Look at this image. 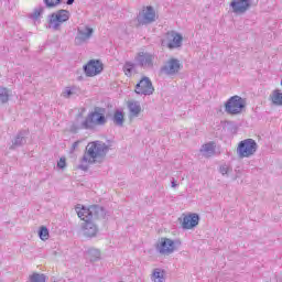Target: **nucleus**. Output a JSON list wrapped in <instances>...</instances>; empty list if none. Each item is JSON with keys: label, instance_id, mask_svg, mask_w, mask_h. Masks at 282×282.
<instances>
[{"label": "nucleus", "instance_id": "cd10ccee", "mask_svg": "<svg viewBox=\"0 0 282 282\" xmlns=\"http://www.w3.org/2000/svg\"><path fill=\"white\" fill-rule=\"evenodd\" d=\"M272 102L278 107L282 106V93L281 90H274L272 95Z\"/></svg>", "mask_w": 282, "mask_h": 282}, {"label": "nucleus", "instance_id": "f03ea898", "mask_svg": "<svg viewBox=\"0 0 282 282\" xmlns=\"http://www.w3.org/2000/svg\"><path fill=\"white\" fill-rule=\"evenodd\" d=\"M105 108L95 107V110L89 112L84 121L76 120V123H73L70 127L72 133H78L80 129L94 130L96 127H102L107 124V118L104 115Z\"/></svg>", "mask_w": 282, "mask_h": 282}, {"label": "nucleus", "instance_id": "e433bc0d", "mask_svg": "<svg viewBox=\"0 0 282 282\" xmlns=\"http://www.w3.org/2000/svg\"><path fill=\"white\" fill-rule=\"evenodd\" d=\"M227 124H232V122L228 121Z\"/></svg>", "mask_w": 282, "mask_h": 282}, {"label": "nucleus", "instance_id": "2eb2a0df", "mask_svg": "<svg viewBox=\"0 0 282 282\" xmlns=\"http://www.w3.org/2000/svg\"><path fill=\"white\" fill-rule=\"evenodd\" d=\"M94 36V29L88 25L77 29V35L75 36V45H83Z\"/></svg>", "mask_w": 282, "mask_h": 282}, {"label": "nucleus", "instance_id": "0eeeda50", "mask_svg": "<svg viewBox=\"0 0 282 282\" xmlns=\"http://www.w3.org/2000/svg\"><path fill=\"white\" fill-rule=\"evenodd\" d=\"M259 144L254 139H245L239 142L237 153L239 158H250L257 153Z\"/></svg>", "mask_w": 282, "mask_h": 282}, {"label": "nucleus", "instance_id": "9b49d317", "mask_svg": "<svg viewBox=\"0 0 282 282\" xmlns=\"http://www.w3.org/2000/svg\"><path fill=\"white\" fill-rule=\"evenodd\" d=\"M82 221H85L82 225V232L84 237H87L88 239H91L98 235V225L94 223V220H90V218H87L86 216L79 217Z\"/></svg>", "mask_w": 282, "mask_h": 282}, {"label": "nucleus", "instance_id": "ddd939ff", "mask_svg": "<svg viewBox=\"0 0 282 282\" xmlns=\"http://www.w3.org/2000/svg\"><path fill=\"white\" fill-rule=\"evenodd\" d=\"M229 8L234 14H246L252 8V0H231Z\"/></svg>", "mask_w": 282, "mask_h": 282}, {"label": "nucleus", "instance_id": "5701e85b", "mask_svg": "<svg viewBox=\"0 0 282 282\" xmlns=\"http://www.w3.org/2000/svg\"><path fill=\"white\" fill-rule=\"evenodd\" d=\"M138 64L133 63V62H126L123 65V72L126 74V76H128L129 78H131V76H133V73L135 72V66Z\"/></svg>", "mask_w": 282, "mask_h": 282}, {"label": "nucleus", "instance_id": "dca6fc26", "mask_svg": "<svg viewBox=\"0 0 282 282\" xmlns=\"http://www.w3.org/2000/svg\"><path fill=\"white\" fill-rule=\"evenodd\" d=\"M166 46L169 47V50H175L177 47H182V34L175 32V31H171L166 34Z\"/></svg>", "mask_w": 282, "mask_h": 282}, {"label": "nucleus", "instance_id": "f704fd0d", "mask_svg": "<svg viewBox=\"0 0 282 282\" xmlns=\"http://www.w3.org/2000/svg\"><path fill=\"white\" fill-rule=\"evenodd\" d=\"M75 1H76V0H67V1H66V4H67V6H73Z\"/></svg>", "mask_w": 282, "mask_h": 282}, {"label": "nucleus", "instance_id": "473e14b6", "mask_svg": "<svg viewBox=\"0 0 282 282\" xmlns=\"http://www.w3.org/2000/svg\"><path fill=\"white\" fill-rule=\"evenodd\" d=\"M78 144H80V141H75V142L72 144L70 153H74V152L76 151V149H78Z\"/></svg>", "mask_w": 282, "mask_h": 282}, {"label": "nucleus", "instance_id": "a211bd4d", "mask_svg": "<svg viewBox=\"0 0 282 282\" xmlns=\"http://www.w3.org/2000/svg\"><path fill=\"white\" fill-rule=\"evenodd\" d=\"M25 138H28V130H21L12 140V145L10 149H18V147H23V144L28 142Z\"/></svg>", "mask_w": 282, "mask_h": 282}, {"label": "nucleus", "instance_id": "9d476101", "mask_svg": "<svg viewBox=\"0 0 282 282\" xmlns=\"http://www.w3.org/2000/svg\"><path fill=\"white\" fill-rule=\"evenodd\" d=\"M135 64L138 67H142V69H153V63L155 61V55L149 52H140L134 57Z\"/></svg>", "mask_w": 282, "mask_h": 282}, {"label": "nucleus", "instance_id": "bb28decb", "mask_svg": "<svg viewBox=\"0 0 282 282\" xmlns=\"http://www.w3.org/2000/svg\"><path fill=\"white\" fill-rule=\"evenodd\" d=\"M30 282H45L47 276L43 273H33L29 276Z\"/></svg>", "mask_w": 282, "mask_h": 282}, {"label": "nucleus", "instance_id": "f3484780", "mask_svg": "<svg viewBox=\"0 0 282 282\" xmlns=\"http://www.w3.org/2000/svg\"><path fill=\"white\" fill-rule=\"evenodd\" d=\"M197 226H199L198 214H189L183 218L182 228H184V230H192V228H195Z\"/></svg>", "mask_w": 282, "mask_h": 282}, {"label": "nucleus", "instance_id": "72a5a7b5", "mask_svg": "<svg viewBox=\"0 0 282 282\" xmlns=\"http://www.w3.org/2000/svg\"><path fill=\"white\" fill-rule=\"evenodd\" d=\"M220 173H221V175H227L228 174V166H226V165L220 166Z\"/></svg>", "mask_w": 282, "mask_h": 282}, {"label": "nucleus", "instance_id": "c9c22d12", "mask_svg": "<svg viewBox=\"0 0 282 282\" xmlns=\"http://www.w3.org/2000/svg\"><path fill=\"white\" fill-rule=\"evenodd\" d=\"M171 184H172V188H176V187H177V183L175 182V180H173V181L171 182Z\"/></svg>", "mask_w": 282, "mask_h": 282}, {"label": "nucleus", "instance_id": "7c9ffc66", "mask_svg": "<svg viewBox=\"0 0 282 282\" xmlns=\"http://www.w3.org/2000/svg\"><path fill=\"white\" fill-rule=\"evenodd\" d=\"M76 88H66L63 93L64 98H72V96H76Z\"/></svg>", "mask_w": 282, "mask_h": 282}, {"label": "nucleus", "instance_id": "412c9836", "mask_svg": "<svg viewBox=\"0 0 282 282\" xmlns=\"http://www.w3.org/2000/svg\"><path fill=\"white\" fill-rule=\"evenodd\" d=\"M200 153H203L205 158H210V155H215V143L209 142L203 144L200 148Z\"/></svg>", "mask_w": 282, "mask_h": 282}, {"label": "nucleus", "instance_id": "f8f14e48", "mask_svg": "<svg viewBox=\"0 0 282 282\" xmlns=\"http://www.w3.org/2000/svg\"><path fill=\"white\" fill-rule=\"evenodd\" d=\"M135 94L139 96H152L155 88L153 87V83L149 77H143L134 89Z\"/></svg>", "mask_w": 282, "mask_h": 282}, {"label": "nucleus", "instance_id": "c756f323", "mask_svg": "<svg viewBox=\"0 0 282 282\" xmlns=\"http://www.w3.org/2000/svg\"><path fill=\"white\" fill-rule=\"evenodd\" d=\"M46 8H56V6H61V0H44Z\"/></svg>", "mask_w": 282, "mask_h": 282}, {"label": "nucleus", "instance_id": "7ed1b4c3", "mask_svg": "<svg viewBox=\"0 0 282 282\" xmlns=\"http://www.w3.org/2000/svg\"><path fill=\"white\" fill-rule=\"evenodd\" d=\"M75 210L78 217H86L91 221L96 219H105V217H107V210L100 205H90L89 207H85V205L77 204L75 206Z\"/></svg>", "mask_w": 282, "mask_h": 282}, {"label": "nucleus", "instance_id": "4468645a", "mask_svg": "<svg viewBox=\"0 0 282 282\" xmlns=\"http://www.w3.org/2000/svg\"><path fill=\"white\" fill-rule=\"evenodd\" d=\"M104 69L102 62L100 59H90L86 65H84V72L86 76L94 77L98 76V74H101Z\"/></svg>", "mask_w": 282, "mask_h": 282}, {"label": "nucleus", "instance_id": "6ab92c4d", "mask_svg": "<svg viewBox=\"0 0 282 282\" xmlns=\"http://www.w3.org/2000/svg\"><path fill=\"white\" fill-rule=\"evenodd\" d=\"M128 109L130 111V118H138V116L142 113V106H140V101H130L128 104Z\"/></svg>", "mask_w": 282, "mask_h": 282}, {"label": "nucleus", "instance_id": "2f4dec72", "mask_svg": "<svg viewBox=\"0 0 282 282\" xmlns=\"http://www.w3.org/2000/svg\"><path fill=\"white\" fill-rule=\"evenodd\" d=\"M67 166V162L65 161V158H61L57 162V169H65Z\"/></svg>", "mask_w": 282, "mask_h": 282}, {"label": "nucleus", "instance_id": "f257e3e1", "mask_svg": "<svg viewBox=\"0 0 282 282\" xmlns=\"http://www.w3.org/2000/svg\"><path fill=\"white\" fill-rule=\"evenodd\" d=\"M109 153V145L102 141H93L86 145L84 155L78 165L79 171H89V164H96V162H102Z\"/></svg>", "mask_w": 282, "mask_h": 282}, {"label": "nucleus", "instance_id": "6e6552de", "mask_svg": "<svg viewBox=\"0 0 282 282\" xmlns=\"http://www.w3.org/2000/svg\"><path fill=\"white\" fill-rule=\"evenodd\" d=\"M182 242L180 240H173L171 238H161L160 243L156 246L158 252L160 254H173L174 251L177 250V246H181Z\"/></svg>", "mask_w": 282, "mask_h": 282}, {"label": "nucleus", "instance_id": "39448f33", "mask_svg": "<svg viewBox=\"0 0 282 282\" xmlns=\"http://www.w3.org/2000/svg\"><path fill=\"white\" fill-rule=\"evenodd\" d=\"M72 17L69 11L65 9H59L52 14L48 15V28L50 30H54V32H58L63 23H67V20Z\"/></svg>", "mask_w": 282, "mask_h": 282}, {"label": "nucleus", "instance_id": "393cba45", "mask_svg": "<svg viewBox=\"0 0 282 282\" xmlns=\"http://www.w3.org/2000/svg\"><path fill=\"white\" fill-rule=\"evenodd\" d=\"M10 100V90L6 87H0V102L6 105Z\"/></svg>", "mask_w": 282, "mask_h": 282}, {"label": "nucleus", "instance_id": "c85d7f7f", "mask_svg": "<svg viewBox=\"0 0 282 282\" xmlns=\"http://www.w3.org/2000/svg\"><path fill=\"white\" fill-rule=\"evenodd\" d=\"M39 237L42 241H47L50 239V229H47L45 226H42L39 230Z\"/></svg>", "mask_w": 282, "mask_h": 282}, {"label": "nucleus", "instance_id": "423d86ee", "mask_svg": "<svg viewBox=\"0 0 282 282\" xmlns=\"http://www.w3.org/2000/svg\"><path fill=\"white\" fill-rule=\"evenodd\" d=\"M246 109V99L239 96L230 97L225 104V111L229 113V116H237L241 113Z\"/></svg>", "mask_w": 282, "mask_h": 282}, {"label": "nucleus", "instance_id": "20e7f679", "mask_svg": "<svg viewBox=\"0 0 282 282\" xmlns=\"http://www.w3.org/2000/svg\"><path fill=\"white\" fill-rule=\"evenodd\" d=\"M158 21V14L152 6L143 7L134 19L135 28H144V25H151Z\"/></svg>", "mask_w": 282, "mask_h": 282}, {"label": "nucleus", "instance_id": "aec40b11", "mask_svg": "<svg viewBox=\"0 0 282 282\" xmlns=\"http://www.w3.org/2000/svg\"><path fill=\"white\" fill-rule=\"evenodd\" d=\"M112 122L116 127H124V111L120 109L115 110Z\"/></svg>", "mask_w": 282, "mask_h": 282}, {"label": "nucleus", "instance_id": "1a4fd4ad", "mask_svg": "<svg viewBox=\"0 0 282 282\" xmlns=\"http://www.w3.org/2000/svg\"><path fill=\"white\" fill-rule=\"evenodd\" d=\"M181 70L182 63L180 59L172 57L160 68V74H164L165 76H177V73Z\"/></svg>", "mask_w": 282, "mask_h": 282}, {"label": "nucleus", "instance_id": "a878e982", "mask_svg": "<svg viewBox=\"0 0 282 282\" xmlns=\"http://www.w3.org/2000/svg\"><path fill=\"white\" fill-rule=\"evenodd\" d=\"M152 281L154 282H164V271L160 270V269H154L153 273H152Z\"/></svg>", "mask_w": 282, "mask_h": 282}, {"label": "nucleus", "instance_id": "4be33fe9", "mask_svg": "<svg viewBox=\"0 0 282 282\" xmlns=\"http://www.w3.org/2000/svg\"><path fill=\"white\" fill-rule=\"evenodd\" d=\"M86 259H89L91 263H96V261H100V250L89 249L86 253Z\"/></svg>", "mask_w": 282, "mask_h": 282}, {"label": "nucleus", "instance_id": "b1692460", "mask_svg": "<svg viewBox=\"0 0 282 282\" xmlns=\"http://www.w3.org/2000/svg\"><path fill=\"white\" fill-rule=\"evenodd\" d=\"M43 12H45V7H37L33 10L32 13L29 14V19H32V21H39V18L41 17V14H43Z\"/></svg>", "mask_w": 282, "mask_h": 282}]
</instances>
